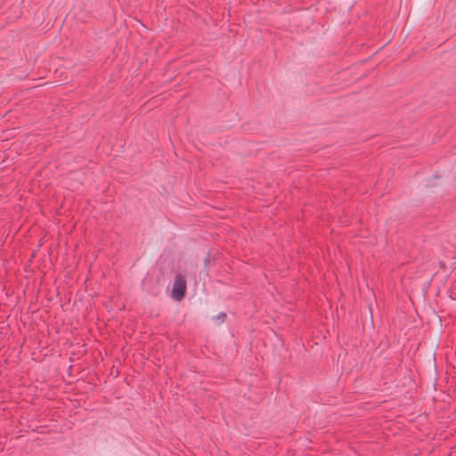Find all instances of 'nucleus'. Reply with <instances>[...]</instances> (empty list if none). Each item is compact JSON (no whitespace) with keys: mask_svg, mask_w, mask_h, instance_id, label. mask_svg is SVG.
<instances>
[{"mask_svg":"<svg viewBox=\"0 0 456 456\" xmlns=\"http://www.w3.org/2000/svg\"><path fill=\"white\" fill-rule=\"evenodd\" d=\"M186 291V282L184 278L178 274L175 278L173 289H172V297L174 299L180 301L183 298Z\"/></svg>","mask_w":456,"mask_h":456,"instance_id":"obj_1","label":"nucleus"},{"mask_svg":"<svg viewBox=\"0 0 456 456\" xmlns=\"http://www.w3.org/2000/svg\"><path fill=\"white\" fill-rule=\"evenodd\" d=\"M226 314H221L218 317L222 319V321H224V319L225 318Z\"/></svg>","mask_w":456,"mask_h":456,"instance_id":"obj_2","label":"nucleus"}]
</instances>
